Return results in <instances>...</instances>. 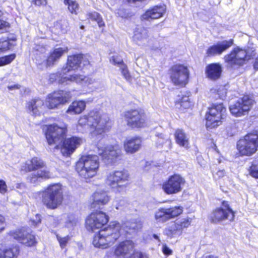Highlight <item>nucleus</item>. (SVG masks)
I'll use <instances>...</instances> for the list:
<instances>
[{"instance_id": "20", "label": "nucleus", "mask_w": 258, "mask_h": 258, "mask_svg": "<svg viewBox=\"0 0 258 258\" xmlns=\"http://www.w3.org/2000/svg\"><path fill=\"white\" fill-rule=\"evenodd\" d=\"M85 59L86 58L82 54L69 56L68 58L67 67L63 70V73L78 69L81 63H83L84 65L87 64V61H85Z\"/></svg>"}, {"instance_id": "13", "label": "nucleus", "mask_w": 258, "mask_h": 258, "mask_svg": "<svg viewBox=\"0 0 258 258\" xmlns=\"http://www.w3.org/2000/svg\"><path fill=\"white\" fill-rule=\"evenodd\" d=\"M183 212L181 207H174L170 208H160L155 214V220L158 222H165L175 218Z\"/></svg>"}, {"instance_id": "18", "label": "nucleus", "mask_w": 258, "mask_h": 258, "mask_svg": "<svg viewBox=\"0 0 258 258\" xmlns=\"http://www.w3.org/2000/svg\"><path fill=\"white\" fill-rule=\"evenodd\" d=\"M95 80L89 77L74 74L69 77H62L59 80V83L62 84H68V82H75L77 84L87 86L94 83Z\"/></svg>"}, {"instance_id": "55", "label": "nucleus", "mask_w": 258, "mask_h": 258, "mask_svg": "<svg viewBox=\"0 0 258 258\" xmlns=\"http://www.w3.org/2000/svg\"><path fill=\"white\" fill-rule=\"evenodd\" d=\"M3 15V13L0 11V30H2L5 28L9 27V24L2 20L1 17Z\"/></svg>"}, {"instance_id": "30", "label": "nucleus", "mask_w": 258, "mask_h": 258, "mask_svg": "<svg viewBox=\"0 0 258 258\" xmlns=\"http://www.w3.org/2000/svg\"><path fill=\"white\" fill-rule=\"evenodd\" d=\"M148 31L144 28H140L134 32L133 39L139 45L145 44L148 41Z\"/></svg>"}, {"instance_id": "1", "label": "nucleus", "mask_w": 258, "mask_h": 258, "mask_svg": "<svg viewBox=\"0 0 258 258\" xmlns=\"http://www.w3.org/2000/svg\"><path fill=\"white\" fill-rule=\"evenodd\" d=\"M99 166L98 157L88 155L82 156L76 164V171L84 178L94 176Z\"/></svg>"}, {"instance_id": "63", "label": "nucleus", "mask_w": 258, "mask_h": 258, "mask_svg": "<svg viewBox=\"0 0 258 258\" xmlns=\"http://www.w3.org/2000/svg\"><path fill=\"white\" fill-rule=\"evenodd\" d=\"M110 156H111V155L110 154V152L109 153V155H108V153H107V151H105L103 154H102V157L104 159H107V160H108L110 158H111L110 157Z\"/></svg>"}, {"instance_id": "31", "label": "nucleus", "mask_w": 258, "mask_h": 258, "mask_svg": "<svg viewBox=\"0 0 258 258\" xmlns=\"http://www.w3.org/2000/svg\"><path fill=\"white\" fill-rule=\"evenodd\" d=\"M52 93L59 105L67 103L72 97L71 91L59 90Z\"/></svg>"}, {"instance_id": "54", "label": "nucleus", "mask_w": 258, "mask_h": 258, "mask_svg": "<svg viewBox=\"0 0 258 258\" xmlns=\"http://www.w3.org/2000/svg\"><path fill=\"white\" fill-rule=\"evenodd\" d=\"M132 258H148V256L145 253L136 251L133 253Z\"/></svg>"}, {"instance_id": "52", "label": "nucleus", "mask_w": 258, "mask_h": 258, "mask_svg": "<svg viewBox=\"0 0 258 258\" xmlns=\"http://www.w3.org/2000/svg\"><path fill=\"white\" fill-rule=\"evenodd\" d=\"M227 91L226 89L224 87H221L218 90H217V94L218 95V96L219 98L221 99H224L225 97L226 96Z\"/></svg>"}, {"instance_id": "16", "label": "nucleus", "mask_w": 258, "mask_h": 258, "mask_svg": "<svg viewBox=\"0 0 258 258\" xmlns=\"http://www.w3.org/2000/svg\"><path fill=\"white\" fill-rule=\"evenodd\" d=\"M82 143L81 138L73 137L65 140L61 146V152L63 156H70Z\"/></svg>"}, {"instance_id": "48", "label": "nucleus", "mask_w": 258, "mask_h": 258, "mask_svg": "<svg viewBox=\"0 0 258 258\" xmlns=\"http://www.w3.org/2000/svg\"><path fill=\"white\" fill-rule=\"evenodd\" d=\"M56 237L57 240L59 243L60 246L61 248L65 247L68 244L69 241L70 240V237L67 236L63 237H61L59 235H57Z\"/></svg>"}, {"instance_id": "26", "label": "nucleus", "mask_w": 258, "mask_h": 258, "mask_svg": "<svg viewBox=\"0 0 258 258\" xmlns=\"http://www.w3.org/2000/svg\"><path fill=\"white\" fill-rule=\"evenodd\" d=\"M127 125L132 128L142 127L145 124V119L140 114H126L125 116Z\"/></svg>"}, {"instance_id": "46", "label": "nucleus", "mask_w": 258, "mask_h": 258, "mask_svg": "<svg viewBox=\"0 0 258 258\" xmlns=\"http://www.w3.org/2000/svg\"><path fill=\"white\" fill-rule=\"evenodd\" d=\"M88 17L89 19L96 21L99 27H101L104 25L102 18L98 13L94 12L89 13L88 14Z\"/></svg>"}, {"instance_id": "29", "label": "nucleus", "mask_w": 258, "mask_h": 258, "mask_svg": "<svg viewBox=\"0 0 258 258\" xmlns=\"http://www.w3.org/2000/svg\"><path fill=\"white\" fill-rule=\"evenodd\" d=\"M109 201V198L106 192H96L93 196V202L91 204L92 208H100L107 204Z\"/></svg>"}, {"instance_id": "43", "label": "nucleus", "mask_w": 258, "mask_h": 258, "mask_svg": "<svg viewBox=\"0 0 258 258\" xmlns=\"http://www.w3.org/2000/svg\"><path fill=\"white\" fill-rule=\"evenodd\" d=\"M15 58L16 54L15 53L0 57V67L9 64L15 59Z\"/></svg>"}, {"instance_id": "56", "label": "nucleus", "mask_w": 258, "mask_h": 258, "mask_svg": "<svg viewBox=\"0 0 258 258\" xmlns=\"http://www.w3.org/2000/svg\"><path fill=\"white\" fill-rule=\"evenodd\" d=\"M40 217L41 216H40V215L37 214L35 216L34 218H33V219H31L30 220L31 224L32 225H33L34 226H36L38 224H39L41 222V218H40Z\"/></svg>"}, {"instance_id": "44", "label": "nucleus", "mask_w": 258, "mask_h": 258, "mask_svg": "<svg viewBox=\"0 0 258 258\" xmlns=\"http://www.w3.org/2000/svg\"><path fill=\"white\" fill-rule=\"evenodd\" d=\"M64 3L66 5L68 6V9L72 13L77 14V12L79 10V5L76 1L64 0Z\"/></svg>"}, {"instance_id": "6", "label": "nucleus", "mask_w": 258, "mask_h": 258, "mask_svg": "<svg viewBox=\"0 0 258 258\" xmlns=\"http://www.w3.org/2000/svg\"><path fill=\"white\" fill-rule=\"evenodd\" d=\"M169 76L171 82L174 85L184 87L188 82L189 72L186 66L177 64L170 69Z\"/></svg>"}, {"instance_id": "59", "label": "nucleus", "mask_w": 258, "mask_h": 258, "mask_svg": "<svg viewBox=\"0 0 258 258\" xmlns=\"http://www.w3.org/2000/svg\"><path fill=\"white\" fill-rule=\"evenodd\" d=\"M105 183L107 185L110 186L111 187H112V185L113 184V174L111 173H110L108 174L106 178L105 179Z\"/></svg>"}, {"instance_id": "8", "label": "nucleus", "mask_w": 258, "mask_h": 258, "mask_svg": "<svg viewBox=\"0 0 258 258\" xmlns=\"http://www.w3.org/2000/svg\"><path fill=\"white\" fill-rule=\"evenodd\" d=\"M112 240L113 227L110 226L96 234L93 237L92 243L96 247L104 249L111 246Z\"/></svg>"}, {"instance_id": "39", "label": "nucleus", "mask_w": 258, "mask_h": 258, "mask_svg": "<svg viewBox=\"0 0 258 258\" xmlns=\"http://www.w3.org/2000/svg\"><path fill=\"white\" fill-rule=\"evenodd\" d=\"M15 45V44L10 40L0 39V53L5 52L12 49Z\"/></svg>"}, {"instance_id": "58", "label": "nucleus", "mask_w": 258, "mask_h": 258, "mask_svg": "<svg viewBox=\"0 0 258 258\" xmlns=\"http://www.w3.org/2000/svg\"><path fill=\"white\" fill-rule=\"evenodd\" d=\"M32 3L36 6H46L47 2V0H33Z\"/></svg>"}, {"instance_id": "23", "label": "nucleus", "mask_w": 258, "mask_h": 258, "mask_svg": "<svg viewBox=\"0 0 258 258\" xmlns=\"http://www.w3.org/2000/svg\"><path fill=\"white\" fill-rule=\"evenodd\" d=\"M166 8L165 6H155L147 10L142 15V19L148 20L150 19H156L162 17L165 14Z\"/></svg>"}, {"instance_id": "9", "label": "nucleus", "mask_w": 258, "mask_h": 258, "mask_svg": "<svg viewBox=\"0 0 258 258\" xmlns=\"http://www.w3.org/2000/svg\"><path fill=\"white\" fill-rule=\"evenodd\" d=\"M185 179L179 174L170 176L162 185L163 190L167 195L177 194L181 191Z\"/></svg>"}, {"instance_id": "49", "label": "nucleus", "mask_w": 258, "mask_h": 258, "mask_svg": "<svg viewBox=\"0 0 258 258\" xmlns=\"http://www.w3.org/2000/svg\"><path fill=\"white\" fill-rule=\"evenodd\" d=\"M114 235H116V232H118L117 235L120 233H123L124 231L123 227L119 223L116 222L114 221ZM114 238L116 239L117 237H115V235H114Z\"/></svg>"}, {"instance_id": "35", "label": "nucleus", "mask_w": 258, "mask_h": 258, "mask_svg": "<svg viewBox=\"0 0 258 258\" xmlns=\"http://www.w3.org/2000/svg\"><path fill=\"white\" fill-rule=\"evenodd\" d=\"M114 65H117L119 68L121 75L127 81L131 80V76L127 69V66L122 60L116 61L114 59Z\"/></svg>"}, {"instance_id": "17", "label": "nucleus", "mask_w": 258, "mask_h": 258, "mask_svg": "<svg viewBox=\"0 0 258 258\" xmlns=\"http://www.w3.org/2000/svg\"><path fill=\"white\" fill-rule=\"evenodd\" d=\"M253 102V99L249 96H244L236 104L230 106V111L231 113L248 112L252 107Z\"/></svg>"}, {"instance_id": "32", "label": "nucleus", "mask_w": 258, "mask_h": 258, "mask_svg": "<svg viewBox=\"0 0 258 258\" xmlns=\"http://www.w3.org/2000/svg\"><path fill=\"white\" fill-rule=\"evenodd\" d=\"M175 138L176 143L180 146L185 148H189V140L183 130L178 129L175 133Z\"/></svg>"}, {"instance_id": "64", "label": "nucleus", "mask_w": 258, "mask_h": 258, "mask_svg": "<svg viewBox=\"0 0 258 258\" xmlns=\"http://www.w3.org/2000/svg\"><path fill=\"white\" fill-rule=\"evenodd\" d=\"M113 256V251L112 249H110L109 251H108L104 258H112Z\"/></svg>"}, {"instance_id": "40", "label": "nucleus", "mask_w": 258, "mask_h": 258, "mask_svg": "<svg viewBox=\"0 0 258 258\" xmlns=\"http://www.w3.org/2000/svg\"><path fill=\"white\" fill-rule=\"evenodd\" d=\"M209 112L207 113H223L226 111V108L222 103L212 104L208 107Z\"/></svg>"}, {"instance_id": "41", "label": "nucleus", "mask_w": 258, "mask_h": 258, "mask_svg": "<svg viewBox=\"0 0 258 258\" xmlns=\"http://www.w3.org/2000/svg\"><path fill=\"white\" fill-rule=\"evenodd\" d=\"M16 252L14 249L0 248V258H14Z\"/></svg>"}, {"instance_id": "14", "label": "nucleus", "mask_w": 258, "mask_h": 258, "mask_svg": "<svg viewBox=\"0 0 258 258\" xmlns=\"http://www.w3.org/2000/svg\"><path fill=\"white\" fill-rule=\"evenodd\" d=\"M130 178V174L127 170L122 169L114 171V190L119 192L125 190L127 181Z\"/></svg>"}, {"instance_id": "7", "label": "nucleus", "mask_w": 258, "mask_h": 258, "mask_svg": "<svg viewBox=\"0 0 258 258\" xmlns=\"http://www.w3.org/2000/svg\"><path fill=\"white\" fill-rule=\"evenodd\" d=\"M109 217L102 211L91 213L86 219V227L89 231L100 229L108 222Z\"/></svg>"}, {"instance_id": "24", "label": "nucleus", "mask_w": 258, "mask_h": 258, "mask_svg": "<svg viewBox=\"0 0 258 258\" xmlns=\"http://www.w3.org/2000/svg\"><path fill=\"white\" fill-rule=\"evenodd\" d=\"M235 217L234 213H229L223 208H219L214 210L211 214V218L213 222H217L226 219L232 221Z\"/></svg>"}, {"instance_id": "11", "label": "nucleus", "mask_w": 258, "mask_h": 258, "mask_svg": "<svg viewBox=\"0 0 258 258\" xmlns=\"http://www.w3.org/2000/svg\"><path fill=\"white\" fill-rule=\"evenodd\" d=\"M97 117L88 116L85 114L78 120V124L81 126L87 125L90 127V131L94 135L101 134L106 130V126L104 125L105 121L100 120L99 122L97 121Z\"/></svg>"}, {"instance_id": "45", "label": "nucleus", "mask_w": 258, "mask_h": 258, "mask_svg": "<svg viewBox=\"0 0 258 258\" xmlns=\"http://www.w3.org/2000/svg\"><path fill=\"white\" fill-rule=\"evenodd\" d=\"M190 223L191 219L189 218L182 219L180 221H178L176 222H175L178 228V230H179L181 233H182V230L183 229L187 228L190 225Z\"/></svg>"}, {"instance_id": "12", "label": "nucleus", "mask_w": 258, "mask_h": 258, "mask_svg": "<svg viewBox=\"0 0 258 258\" xmlns=\"http://www.w3.org/2000/svg\"><path fill=\"white\" fill-rule=\"evenodd\" d=\"M68 50L67 46L56 47L50 51L47 59L43 62L37 59V63L41 69L53 66L63 54L68 52Z\"/></svg>"}, {"instance_id": "34", "label": "nucleus", "mask_w": 258, "mask_h": 258, "mask_svg": "<svg viewBox=\"0 0 258 258\" xmlns=\"http://www.w3.org/2000/svg\"><path fill=\"white\" fill-rule=\"evenodd\" d=\"M176 105L178 107L186 109L191 107L193 105V100L189 95H183L176 102Z\"/></svg>"}, {"instance_id": "15", "label": "nucleus", "mask_w": 258, "mask_h": 258, "mask_svg": "<svg viewBox=\"0 0 258 258\" xmlns=\"http://www.w3.org/2000/svg\"><path fill=\"white\" fill-rule=\"evenodd\" d=\"M233 44L232 39L218 41L207 50V54L209 56L220 55L226 51Z\"/></svg>"}, {"instance_id": "42", "label": "nucleus", "mask_w": 258, "mask_h": 258, "mask_svg": "<svg viewBox=\"0 0 258 258\" xmlns=\"http://www.w3.org/2000/svg\"><path fill=\"white\" fill-rule=\"evenodd\" d=\"M142 223L140 221L127 222L125 224L126 229L133 230L134 231H138L142 228Z\"/></svg>"}, {"instance_id": "60", "label": "nucleus", "mask_w": 258, "mask_h": 258, "mask_svg": "<svg viewBox=\"0 0 258 258\" xmlns=\"http://www.w3.org/2000/svg\"><path fill=\"white\" fill-rule=\"evenodd\" d=\"M222 206L225 208L224 210L229 213H234V211L229 207V205L227 202L223 201L222 203Z\"/></svg>"}, {"instance_id": "28", "label": "nucleus", "mask_w": 258, "mask_h": 258, "mask_svg": "<svg viewBox=\"0 0 258 258\" xmlns=\"http://www.w3.org/2000/svg\"><path fill=\"white\" fill-rule=\"evenodd\" d=\"M222 114H206V126L208 130L217 127L221 124Z\"/></svg>"}, {"instance_id": "21", "label": "nucleus", "mask_w": 258, "mask_h": 258, "mask_svg": "<svg viewBox=\"0 0 258 258\" xmlns=\"http://www.w3.org/2000/svg\"><path fill=\"white\" fill-rule=\"evenodd\" d=\"M53 177L52 173L47 168L44 167L30 174L28 176V180L31 183H36L40 179H46Z\"/></svg>"}, {"instance_id": "2", "label": "nucleus", "mask_w": 258, "mask_h": 258, "mask_svg": "<svg viewBox=\"0 0 258 258\" xmlns=\"http://www.w3.org/2000/svg\"><path fill=\"white\" fill-rule=\"evenodd\" d=\"M42 202L48 208L54 209L60 205L63 200L62 186L59 183L50 184L42 192Z\"/></svg>"}, {"instance_id": "37", "label": "nucleus", "mask_w": 258, "mask_h": 258, "mask_svg": "<svg viewBox=\"0 0 258 258\" xmlns=\"http://www.w3.org/2000/svg\"><path fill=\"white\" fill-rule=\"evenodd\" d=\"M44 104L49 109H55L59 106L52 93L46 96Z\"/></svg>"}, {"instance_id": "25", "label": "nucleus", "mask_w": 258, "mask_h": 258, "mask_svg": "<svg viewBox=\"0 0 258 258\" xmlns=\"http://www.w3.org/2000/svg\"><path fill=\"white\" fill-rule=\"evenodd\" d=\"M142 140L139 137L128 139L124 143V148L126 152L133 154L138 151L141 147Z\"/></svg>"}, {"instance_id": "47", "label": "nucleus", "mask_w": 258, "mask_h": 258, "mask_svg": "<svg viewBox=\"0 0 258 258\" xmlns=\"http://www.w3.org/2000/svg\"><path fill=\"white\" fill-rule=\"evenodd\" d=\"M250 174L253 177L258 178V161H255L250 168Z\"/></svg>"}, {"instance_id": "4", "label": "nucleus", "mask_w": 258, "mask_h": 258, "mask_svg": "<svg viewBox=\"0 0 258 258\" xmlns=\"http://www.w3.org/2000/svg\"><path fill=\"white\" fill-rule=\"evenodd\" d=\"M45 137L49 145H55V148L59 149L67 132L66 124L58 125L55 123L45 126Z\"/></svg>"}, {"instance_id": "36", "label": "nucleus", "mask_w": 258, "mask_h": 258, "mask_svg": "<svg viewBox=\"0 0 258 258\" xmlns=\"http://www.w3.org/2000/svg\"><path fill=\"white\" fill-rule=\"evenodd\" d=\"M44 104L41 99L37 98L32 100L28 103L27 107L30 111L36 112L39 111V108Z\"/></svg>"}, {"instance_id": "10", "label": "nucleus", "mask_w": 258, "mask_h": 258, "mask_svg": "<svg viewBox=\"0 0 258 258\" xmlns=\"http://www.w3.org/2000/svg\"><path fill=\"white\" fill-rule=\"evenodd\" d=\"M7 238L10 240H16L27 246H34L36 243L35 236L24 229L10 231L7 234Z\"/></svg>"}, {"instance_id": "50", "label": "nucleus", "mask_w": 258, "mask_h": 258, "mask_svg": "<svg viewBox=\"0 0 258 258\" xmlns=\"http://www.w3.org/2000/svg\"><path fill=\"white\" fill-rule=\"evenodd\" d=\"M122 146L120 144H115L114 145V157H120L122 154Z\"/></svg>"}, {"instance_id": "3", "label": "nucleus", "mask_w": 258, "mask_h": 258, "mask_svg": "<svg viewBox=\"0 0 258 258\" xmlns=\"http://www.w3.org/2000/svg\"><path fill=\"white\" fill-rule=\"evenodd\" d=\"M239 153L243 156H251L258 148V130L247 134L237 143Z\"/></svg>"}, {"instance_id": "5", "label": "nucleus", "mask_w": 258, "mask_h": 258, "mask_svg": "<svg viewBox=\"0 0 258 258\" xmlns=\"http://www.w3.org/2000/svg\"><path fill=\"white\" fill-rule=\"evenodd\" d=\"M250 58L246 50L239 47L234 48L224 57L225 62L231 68L242 66Z\"/></svg>"}, {"instance_id": "19", "label": "nucleus", "mask_w": 258, "mask_h": 258, "mask_svg": "<svg viewBox=\"0 0 258 258\" xmlns=\"http://www.w3.org/2000/svg\"><path fill=\"white\" fill-rule=\"evenodd\" d=\"M134 243L132 240H125L120 242L116 248L114 253L124 258L130 257L134 252Z\"/></svg>"}, {"instance_id": "27", "label": "nucleus", "mask_w": 258, "mask_h": 258, "mask_svg": "<svg viewBox=\"0 0 258 258\" xmlns=\"http://www.w3.org/2000/svg\"><path fill=\"white\" fill-rule=\"evenodd\" d=\"M45 166L44 162L38 157H33L27 160L25 163V168L27 171H36Z\"/></svg>"}, {"instance_id": "33", "label": "nucleus", "mask_w": 258, "mask_h": 258, "mask_svg": "<svg viewBox=\"0 0 258 258\" xmlns=\"http://www.w3.org/2000/svg\"><path fill=\"white\" fill-rule=\"evenodd\" d=\"M86 108V103L83 101H74L69 106L68 112L82 113Z\"/></svg>"}, {"instance_id": "62", "label": "nucleus", "mask_w": 258, "mask_h": 258, "mask_svg": "<svg viewBox=\"0 0 258 258\" xmlns=\"http://www.w3.org/2000/svg\"><path fill=\"white\" fill-rule=\"evenodd\" d=\"M20 88V85L18 84H15L8 86V88L9 90H18Z\"/></svg>"}, {"instance_id": "22", "label": "nucleus", "mask_w": 258, "mask_h": 258, "mask_svg": "<svg viewBox=\"0 0 258 258\" xmlns=\"http://www.w3.org/2000/svg\"><path fill=\"white\" fill-rule=\"evenodd\" d=\"M222 72V68L219 63H213L208 65L205 69L206 77L212 80L220 78Z\"/></svg>"}, {"instance_id": "38", "label": "nucleus", "mask_w": 258, "mask_h": 258, "mask_svg": "<svg viewBox=\"0 0 258 258\" xmlns=\"http://www.w3.org/2000/svg\"><path fill=\"white\" fill-rule=\"evenodd\" d=\"M164 233L170 237L179 236L181 234L175 223H173L168 228L165 229Z\"/></svg>"}, {"instance_id": "57", "label": "nucleus", "mask_w": 258, "mask_h": 258, "mask_svg": "<svg viewBox=\"0 0 258 258\" xmlns=\"http://www.w3.org/2000/svg\"><path fill=\"white\" fill-rule=\"evenodd\" d=\"M77 223V220L74 218H71L70 220L67 222L66 226L68 228H72L74 226L76 225Z\"/></svg>"}, {"instance_id": "61", "label": "nucleus", "mask_w": 258, "mask_h": 258, "mask_svg": "<svg viewBox=\"0 0 258 258\" xmlns=\"http://www.w3.org/2000/svg\"><path fill=\"white\" fill-rule=\"evenodd\" d=\"M6 226L5 219L3 216L0 215V231L4 230Z\"/></svg>"}, {"instance_id": "51", "label": "nucleus", "mask_w": 258, "mask_h": 258, "mask_svg": "<svg viewBox=\"0 0 258 258\" xmlns=\"http://www.w3.org/2000/svg\"><path fill=\"white\" fill-rule=\"evenodd\" d=\"M8 191V186L6 182L3 180L0 179V193L2 195L5 194Z\"/></svg>"}, {"instance_id": "53", "label": "nucleus", "mask_w": 258, "mask_h": 258, "mask_svg": "<svg viewBox=\"0 0 258 258\" xmlns=\"http://www.w3.org/2000/svg\"><path fill=\"white\" fill-rule=\"evenodd\" d=\"M162 251L166 255H169L172 253V250L166 244H162Z\"/></svg>"}]
</instances>
